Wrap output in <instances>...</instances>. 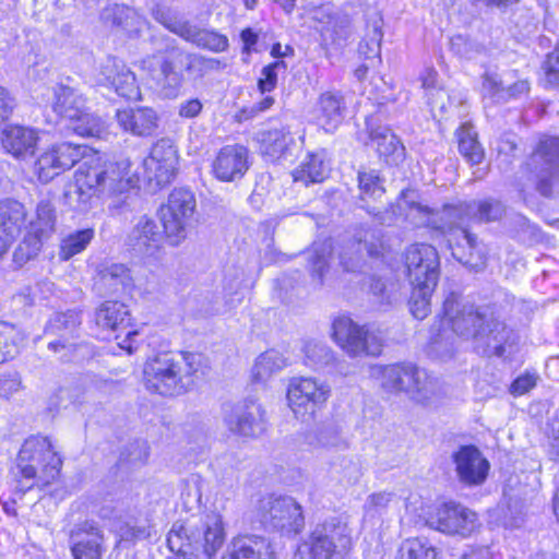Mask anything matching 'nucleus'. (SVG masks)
<instances>
[{
    "mask_svg": "<svg viewBox=\"0 0 559 559\" xmlns=\"http://www.w3.org/2000/svg\"><path fill=\"white\" fill-rule=\"evenodd\" d=\"M411 192L402 191L397 202L392 206L393 213L405 215L416 227H430L447 237L448 247L459 262L473 270H479L486 264V255L478 247L477 238L464 226L467 219L480 223L500 219L504 205L496 199L463 202L456 205H444L435 211L409 199Z\"/></svg>",
    "mask_w": 559,
    "mask_h": 559,
    "instance_id": "f257e3e1",
    "label": "nucleus"
},
{
    "mask_svg": "<svg viewBox=\"0 0 559 559\" xmlns=\"http://www.w3.org/2000/svg\"><path fill=\"white\" fill-rule=\"evenodd\" d=\"M442 324L466 340H473L475 349L484 356L501 357L510 331L491 306H475L451 293L443 301Z\"/></svg>",
    "mask_w": 559,
    "mask_h": 559,
    "instance_id": "f03ea898",
    "label": "nucleus"
},
{
    "mask_svg": "<svg viewBox=\"0 0 559 559\" xmlns=\"http://www.w3.org/2000/svg\"><path fill=\"white\" fill-rule=\"evenodd\" d=\"M226 539L223 516L211 512L176 521L167 536L169 549L177 559H213Z\"/></svg>",
    "mask_w": 559,
    "mask_h": 559,
    "instance_id": "7ed1b4c3",
    "label": "nucleus"
},
{
    "mask_svg": "<svg viewBox=\"0 0 559 559\" xmlns=\"http://www.w3.org/2000/svg\"><path fill=\"white\" fill-rule=\"evenodd\" d=\"M200 356L192 353H162L148 358L143 367L147 391L163 396L186 393L194 383Z\"/></svg>",
    "mask_w": 559,
    "mask_h": 559,
    "instance_id": "20e7f679",
    "label": "nucleus"
},
{
    "mask_svg": "<svg viewBox=\"0 0 559 559\" xmlns=\"http://www.w3.org/2000/svg\"><path fill=\"white\" fill-rule=\"evenodd\" d=\"M61 457L48 437H28L22 444L13 469L19 490L25 492L35 485H47L59 474Z\"/></svg>",
    "mask_w": 559,
    "mask_h": 559,
    "instance_id": "39448f33",
    "label": "nucleus"
},
{
    "mask_svg": "<svg viewBox=\"0 0 559 559\" xmlns=\"http://www.w3.org/2000/svg\"><path fill=\"white\" fill-rule=\"evenodd\" d=\"M79 163L74 174V183L80 189L121 194L138 185V177L130 175L131 163L129 159L100 165L97 153L90 148L86 156Z\"/></svg>",
    "mask_w": 559,
    "mask_h": 559,
    "instance_id": "423d86ee",
    "label": "nucleus"
},
{
    "mask_svg": "<svg viewBox=\"0 0 559 559\" xmlns=\"http://www.w3.org/2000/svg\"><path fill=\"white\" fill-rule=\"evenodd\" d=\"M197 201L189 189H174L167 203L160 207L164 234L169 245L177 247L186 238L194 222Z\"/></svg>",
    "mask_w": 559,
    "mask_h": 559,
    "instance_id": "0eeeda50",
    "label": "nucleus"
},
{
    "mask_svg": "<svg viewBox=\"0 0 559 559\" xmlns=\"http://www.w3.org/2000/svg\"><path fill=\"white\" fill-rule=\"evenodd\" d=\"M257 518L265 527L283 534H298L305 527L301 506L288 496H267L259 500Z\"/></svg>",
    "mask_w": 559,
    "mask_h": 559,
    "instance_id": "6e6552de",
    "label": "nucleus"
},
{
    "mask_svg": "<svg viewBox=\"0 0 559 559\" xmlns=\"http://www.w3.org/2000/svg\"><path fill=\"white\" fill-rule=\"evenodd\" d=\"M349 545L350 534L347 525L331 519L316 526L309 538L298 546L295 557L296 559H330L337 548L345 550Z\"/></svg>",
    "mask_w": 559,
    "mask_h": 559,
    "instance_id": "1a4fd4ad",
    "label": "nucleus"
},
{
    "mask_svg": "<svg viewBox=\"0 0 559 559\" xmlns=\"http://www.w3.org/2000/svg\"><path fill=\"white\" fill-rule=\"evenodd\" d=\"M57 211L50 200H40L25 226L26 234L14 252V259L24 262L35 258L43 245L56 231Z\"/></svg>",
    "mask_w": 559,
    "mask_h": 559,
    "instance_id": "9d476101",
    "label": "nucleus"
},
{
    "mask_svg": "<svg viewBox=\"0 0 559 559\" xmlns=\"http://www.w3.org/2000/svg\"><path fill=\"white\" fill-rule=\"evenodd\" d=\"M381 376L382 386L388 391H404L411 399L424 403L435 391V381L426 370L412 364L390 365L376 369Z\"/></svg>",
    "mask_w": 559,
    "mask_h": 559,
    "instance_id": "9b49d317",
    "label": "nucleus"
},
{
    "mask_svg": "<svg viewBox=\"0 0 559 559\" xmlns=\"http://www.w3.org/2000/svg\"><path fill=\"white\" fill-rule=\"evenodd\" d=\"M331 395L328 383L312 377H297L287 386V402L297 419L310 420L322 409Z\"/></svg>",
    "mask_w": 559,
    "mask_h": 559,
    "instance_id": "f8f14e48",
    "label": "nucleus"
},
{
    "mask_svg": "<svg viewBox=\"0 0 559 559\" xmlns=\"http://www.w3.org/2000/svg\"><path fill=\"white\" fill-rule=\"evenodd\" d=\"M152 14L157 22L163 24L171 33L199 48L212 52H223L226 51L229 46L227 36L214 29L200 28L189 21L178 19L173 15L168 9L157 5L153 9Z\"/></svg>",
    "mask_w": 559,
    "mask_h": 559,
    "instance_id": "ddd939ff",
    "label": "nucleus"
},
{
    "mask_svg": "<svg viewBox=\"0 0 559 559\" xmlns=\"http://www.w3.org/2000/svg\"><path fill=\"white\" fill-rule=\"evenodd\" d=\"M332 337L349 356H378L382 350V341L366 326L358 325L349 317L341 316L333 321Z\"/></svg>",
    "mask_w": 559,
    "mask_h": 559,
    "instance_id": "4468645a",
    "label": "nucleus"
},
{
    "mask_svg": "<svg viewBox=\"0 0 559 559\" xmlns=\"http://www.w3.org/2000/svg\"><path fill=\"white\" fill-rule=\"evenodd\" d=\"M530 179L545 197L550 195L552 182L559 171V138L545 136L525 163Z\"/></svg>",
    "mask_w": 559,
    "mask_h": 559,
    "instance_id": "2eb2a0df",
    "label": "nucleus"
},
{
    "mask_svg": "<svg viewBox=\"0 0 559 559\" xmlns=\"http://www.w3.org/2000/svg\"><path fill=\"white\" fill-rule=\"evenodd\" d=\"M178 164L177 150L169 139L158 140L152 147L151 153L142 162V173H132L131 176L138 177V182L142 177L148 183L156 187L168 185L176 175Z\"/></svg>",
    "mask_w": 559,
    "mask_h": 559,
    "instance_id": "dca6fc26",
    "label": "nucleus"
},
{
    "mask_svg": "<svg viewBox=\"0 0 559 559\" xmlns=\"http://www.w3.org/2000/svg\"><path fill=\"white\" fill-rule=\"evenodd\" d=\"M181 50L173 49L167 55H154L142 61V68L151 73L159 93L167 98L179 95L183 84V75L180 68Z\"/></svg>",
    "mask_w": 559,
    "mask_h": 559,
    "instance_id": "f3484780",
    "label": "nucleus"
},
{
    "mask_svg": "<svg viewBox=\"0 0 559 559\" xmlns=\"http://www.w3.org/2000/svg\"><path fill=\"white\" fill-rule=\"evenodd\" d=\"M90 152V147L71 142H62L44 151L35 162L34 170L38 179L48 182L72 168Z\"/></svg>",
    "mask_w": 559,
    "mask_h": 559,
    "instance_id": "a211bd4d",
    "label": "nucleus"
},
{
    "mask_svg": "<svg viewBox=\"0 0 559 559\" xmlns=\"http://www.w3.org/2000/svg\"><path fill=\"white\" fill-rule=\"evenodd\" d=\"M96 324L116 333L118 346L132 354L138 348L139 332L131 326V316L127 306L118 301H105L95 312Z\"/></svg>",
    "mask_w": 559,
    "mask_h": 559,
    "instance_id": "6ab92c4d",
    "label": "nucleus"
},
{
    "mask_svg": "<svg viewBox=\"0 0 559 559\" xmlns=\"http://www.w3.org/2000/svg\"><path fill=\"white\" fill-rule=\"evenodd\" d=\"M312 20L317 23L316 28L326 49L338 50L346 46L352 35V22L347 14L331 4H324L312 11Z\"/></svg>",
    "mask_w": 559,
    "mask_h": 559,
    "instance_id": "aec40b11",
    "label": "nucleus"
},
{
    "mask_svg": "<svg viewBox=\"0 0 559 559\" xmlns=\"http://www.w3.org/2000/svg\"><path fill=\"white\" fill-rule=\"evenodd\" d=\"M427 524L449 535L469 536L477 527V515L456 503H443L427 518Z\"/></svg>",
    "mask_w": 559,
    "mask_h": 559,
    "instance_id": "412c9836",
    "label": "nucleus"
},
{
    "mask_svg": "<svg viewBox=\"0 0 559 559\" xmlns=\"http://www.w3.org/2000/svg\"><path fill=\"white\" fill-rule=\"evenodd\" d=\"M405 265L412 286L437 285L439 280V254L435 247L415 243L405 251Z\"/></svg>",
    "mask_w": 559,
    "mask_h": 559,
    "instance_id": "4be33fe9",
    "label": "nucleus"
},
{
    "mask_svg": "<svg viewBox=\"0 0 559 559\" xmlns=\"http://www.w3.org/2000/svg\"><path fill=\"white\" fill-rule=\"evenodd\" d=\"M96 80L100 85L112 88L122 98L141 99V90L135 74L116 57L109 56L99 64Z\"/></svg>",
    "mask_w": 559,
    "mask_h": 559,
    "instance_id": "5701e85b",
    "label": "nucleus"
},
{
    "mask_svg": "<svg viewBox=\"0 0 559 559\" xmlns=\"http://www.w3.org/2000/svg\"><path fill=\"white\" fill-rule=\"evenodd\" d=\"M364 251L371 258H378L383 254L384 243L379 229L359 228L355 233L354 239L340 253L341 264L346 271L355 272L364 259Z\"/></svg>",
    "mask_w": 559,
    "mask_h": 559,
    "instance_id": "b1692460",
    "label": "nucleus"
},
{
    "mask_svg": "<svg viewBox=\"0 0 559 559\" xmlns=\"http://www.w3.org/2000/svg\"><path fill=\"white\" fill-rule=\"evenodd\" d=\"M250 167L249 150L241 144L223 146L211 164L213 176L222 182L240 180Z\"/></svg>",
    "mask_w": 559,
    "mask_h": 559,
    "instance_id": "393cba45",
    "label": "nucleus"
},
{
    "mask_svg": "<svg viewBox=\"0 0 559 559\" xmlns=\"http://www.w3.org/2000/svg\"><path fill=\"white\" fill-rule=\"evenodd\" d=\"M457 479L466 486L481 485L489 472V462L475 445H461L451 455Z\"/></svg>",
    "mask_w": 559,
    "mask_h": 559,
    "instance_id": "a878e982",
    "label": "nucleus"
},
{
    "mask_svg": "<svg viewBox=\"0 0 559 559\" xmlns=\"http://www.w3.org/2000/svg\"><path fill=\"white\" fill-rule=\"evenodd\" d=\"M224 421L231 432L243 437H258L266 429L265 412L252 401L233 407Z\"/></svg>",
    "mask_w": 559,
    "mask_h": 559,
    "instance_id": "bb28decb",
    "label": "nucleus"
},
{
    "mask_svg": "<svg viewBox=\"0 0 559 559\" xmlns=\"http://www.w3.org/2000/svg\"><path fill=\"white\" fill-rule=\"evenodd\" d=\"M163 233L155 219L143 215L139 217L128 234L127 245L136 253L153 257L159 252Z\"/></svg>",
    "mask_w": 559,
    "mask_h": 559,
    "instance_id": "cd10ccee",
    "label": "nucleus"
},
{
    "mask_svg": "<svg viewBox=\"0 0 559 559\" xmlns=\"http://www.w3.org/2000/svg\"><path fill=\"white\" fill-rule=\"evenodd\" d=\"M104 536L93 522H84L70 534L71 551L74 559H100Z\"/></svg>",
    "mask_w": 559,
    "mask_h": 559,
    "instance_id": "c85d7f7f",
    "label": "nucleus"
},
{
    "mask_svg": "<svg viewBox=\"0 0 559 559\" xmlns=\"http://www.w3.org/2000/svg\"><path fill=\"white\" fill-rule=\"evenodd\" d=\"M345 100L338 92L322 93L312 110L316 123L326 132H333L345 117Z\"/></svg>",
    "mask_w": 559,
    "mask_h": 559,
    "instance_id": "c756f323",
    "label": "nucleus"
},
{
    "mask_svg": "<svg viewBox=\"0 0 559 559\" xmlns=\"http://www.w3.org/2000/svg\"><path fill=\"white\" fill-rule=\"evenodd\" d=\"M26 219L25 207L14 200L0 203V255L4 253L21 233Z\"/></svg>",
    "mask_w": 559,
    "mask_h": 559,
    "instance_id": "7c9ffc66",
    "label": "nucleus"
},
{
    "mask_svg": "<svg viewBox=\"0 0 559 559\" xmlns=\"http://www.w3.org/2000/svg\"><path fill=\"white\" fill-rule=\"evenodd\" d=\"M306 443L313 450L342 452L349 448L348 438L336 421H325L305 437Z\"/></svg>",
    "mask_w": 559,
    "mask_h": 559,
    "instance_id": "2f4dec72",
    "label": "nucleus"
},
{
    "mask_svg": "<svg viewBox=\"0 0 559 559\" xmlns=\"http://www.w3.org/2000/svg\"><path fill=\"white\" fill-rule=\"evenodd\" d=\"M3 148L15 157L33 155L38 142L37 132L20 124L5 126L1 131Z\"/></svg>",
    "mask_w": 559,
    "mask_h": 559,
    "instance_id": "473e14b6",
    "label": "nucleus"
},
{
    "mask_svg": "<svg viewBox=\"0 0 559 559\" xmlns=\"http://www.w3.org/2000/svg\"><path fill=\"white\" fill-rule=\"evenodd\" d=\"M118 124L127 132L138 136H150L157 129V115L148 107L117 110Z\"/></svg>",
    "mask_w": 559,
    "mask_h": 559,
    "instance_id": "72a5a7b5",
    "label": "nucleus"
},
{
    "mask_svg": "<svg viewBox=\"0 0 559 559\" xmlns=\"http://www.w3.org/2000/svg\"><path fill=\"white\" fill-rule=\"evenodd\" d=\"M269 540L259 536H239L231 540L223 559H273Z\"/></svg>",
    "mask_w": 559,
    "mask_h": 559,
    "instance_id": "f704fd0d",
    "label": "nucleus"
},
{
    "mask_svg": "<svg viewBox=\"0 0 559 559\" xmlns=\"http://www.w3.org/2000/svg\"><path fill=\"white\" fill-rule=\"evenodd\" d=\"M95 285L105 294H120L131 290L133 280L123 264H111L99 270Z\"/></svg>",
    "mask_w": 559,
    "mask_h": 559,
    "instance_id": "c9c22d12",
    "label": "nucleus"
},
{
    "mask_svg": "<svg viewBox=\"0 0 559 559\" xmlns=\"http://www.w3.org/2000/svg\"><path fill=\"white\" fill-rule=\"evenodd\" d=\"M260 150L271 160L278 159L290 152L295 139L286 127L262 131L258 134Z\"/></svg>",
    "mask_w": 559,
    "mask_h": 559,
    "instance_id": "e433bc0d",
    "label": "nucleus"
},
{
    "mask_svg": "<svg viewBox=\"0 0 559 559\" xmlns=\"http://www.w3.org/2000/svg\"><path fill=\"white\" fill-rule=\"evenodd\" d=\"M80 324L81 317L75 310L56 313L46 326V334L59 335L63 340L50 342L48 347L58 350L59 348L72 346L73 344H67L68 336H72Z\"/></svg>",
    "mask_w": 559,
    "mask_h": 559,
    "instance_id": "4c0bfd02",
    "label": "nucleus"
},
{
    "mask_svg": "<svg viewBox=\"0 0 559 559\" xmlns=\"http://www.w3.org/2000/svg\"><path fill=\"white\" fill-rule=\"evenodd\" d=\"M329 165L325 162L324 153H311L301 162L293 173L295 181L309 183L322 182L329 174Z\"/></svg>",
    "mask_w": 559,
    "mask_h": 559,
    "instance_id": "58836bf2",
    "label": "nucleus"
},
{
    "mask_svg": "<svg viewBox=\"0 0 559 559\" xmlns=\"http://www.w3.org/2000/svg\"><path fill=\"white\" fill-rule=\"evenodd\" d=\"M53 110L66 120L73 119L80 110L85 109V98L76 90L57 85L53 88Z\"/></svg>",
    "mask_w": 559,
    "mask_h": 559,
    "instance_id": "ea45409f",
    "label": "nucleus"
},
{
    "mask_svg": "<svg viewBox=\"0 0 559 559\" xmlns=\"http://www.w3.org/2000/svg\"><path fill=\"white\" fill-rule=\"evenodd\" d=\"M370 139L379 156L384 157L386 163H396L404 156L403 144L389 128L383 127L371 131Z\"/></svg>",
    "mask_w": 559,
    "mask_h": 559,
    "instance_id": "a19ab883",
    "label": "nucleus"
},
{
    "mask_svg": "<svg viewBox=\"0 0 559 559\" xmlns=\"http://www.w3.org/2000/svg\"><path fill=\"white\" fill-rule=\"evenodd\" d=\"M73 119H68L67 129L83 138H100L106 131L105 121L88 111L80 110Z\"/></svg>",
    "mask_w": 559,
    "mask_h": 559,
    "instance_id": "79ce46f5",
    "label": "nucleus"
},
{
    "mask_svg": "<svg viewBox=\"0 0 559 559\" xmlns=\"http://www.w3.org/2000/svg\"><path fill=\"white\" fill-rule=\"evenodd\" d=\"M304 362L313 370L332 368L335 362L333 350L321 341H307L302 347Z\"/></svg>",
    "mask_w": 559,
    "mask_h": 559,
    "instance_id": "37998d69",
    "label": "nucleus"
},
{
    "mask_svg": "<svg viewBox=\"0 0 559 559\" xmlns=\"http://www.w3.org/2000/svg\"><path fill=\"white\" fill-rule=\"evenodd\" d=\"M459 151L462 156L472 165H478L484 159V148L477 140V132L474 127L464 123L456 132Z\"/></svg>",
    "mask_w": 559,
    "mask_h": 559,
    "instance_id": "c03bdc74",
    "label": "nucleus"
},
{
    "mask_svg": "<svg viewBox=\"0 0 559 559\" xmlns=\"http://www.w3.org/2000/svg\"><path fill=\"white\" fill-rule=\"evenodd\" d=\"M180 60L186 72L194 79H201L211 72H217L226 68V63L219 59L207 58L198 53H186L182 50Z\"/></svg>",
    "mask_w": 559,
    "mask_h": 559,
    "instance_id": "a18cd8bd",
    "label": "nucleus"
},
{
    "mask_svg": "<svg viewBox=\"0 0 559 559\" xmlns=\"http://www.w3.org/2000/svg\"><path fill=\"white\" fill-rule=\"evenodd\" d=\"M359 199L376 201L385 193L384 178L376 169H361L357 175Z\"/></svg>",
    "mask_w": 559,
    "mask_h": 559,
    "instance_id": "49530a36",
    "label": "nucleus"
},
{
    "mask_svg": "<svg viewBox=\"0 0 559 559\" xmlns=\"http://www.w3.org/2000/svg\"><path fill=\"white\" fill-rule=\"evenodd\" d=\"M332 252V243L330 240L322 242H314L310 250L307 251L308 267L313 280L318 281V284H322L324 272L329 266V258Z\"/></svg>",
    "mask_w": 559,
    "mask_h": 559,
    "instance_id": "de8ad7c7",
    "label": "nucleus"
},
{
    "mask_svg": "<svg viewBox=\"0 0 559 559\" xmlns=\"http://www.w3.org/2000/svg\"><path fill=\"white\" fill-rule=\"evenodd\" d=\"M286 366V358L280 352L270 349L258 357L252 368V377L257 381H265Z\"/></svg>",
    "mask_w": 559,
    "mask_h": 559,
    "instance_id": "09e8293b",
    "label": "nucleus"
},
{
    "mask_svg": "<svg viewBox=\"0 0 559 559\" xmlns=\"http://www.w3.org/2000/svg\"><path fill=\"white\" fill-rule=\"evenodd\" d=\"M93 238L94 230L92 228L76 230L67 235L60 241L59 259L68 261L75 254L81 253L86 249Z\"/></svg>",
    "mask_w": 559,
    "mask_h": 559,
    "instance_id": "8fccbe9b",
    "label": "nucleus"
},
{
    "mask_svg": "<svg viewBox=\"0 0 559 559\" xmlns=\"http://www.w3.org/2000/svg\"><path fill=\"white\" fill-rule=\"evenodd\" d=\"M507 78L497 72L486 71L481 76V96L486 104L506 103Z\"/></svg>",
    "mask_w": 559,
    "mask_h": 559,
    "instance_id": "3c124183",
    "label": "nucleus"
},
{
    "mask_svg": "<svg viewBox=\"0 0 559 559\" xmlns=\"http://www.w3.org/2000/svg\"><path fill=\"white\" fill-rule=\"evenodd\" d=\"M436 286L430 284L412 286L408 306L414 318L423 320L430 313V300Z\"/></svg>",
    "mask_w": 559,
    "mask_h": 559,
    "instance_id": "603ef678",
    "label": "nucleus"
},
{
    "mask_svg": "<svg viewBox=\"0 0 559 559\" xmlns=\"http://www.w3.org/2000/svg\"><path fill=\"white\" fill-rule=\"evenodd\" d=\"M381 25V20H376L371 25L368 38L359 45V52L370 60L371 63L374 62V59L380 58V45L383 37Z\"/></svg>",
    "mask_w": 559,
    "mask_h": 559,
    "instance_id": "864d4df0",
    "label": "nucleus"
},
{
    "mask_svg": "<svg viewBox=\"0 0 559 559\" xmlns=\"http://www.w3.org/2000/svg\"><path fill=\"white\" fill-rule=\"evenodd\" d=\"M115 22L121 25L129 34H139L145 26V20L131 8L117 7Z\"/></svg>",
    "mask_w": 559,
    "mask_h": 559,
    "instance_id": "5fc2aeb1",
    "label": "nucleus"
},
{
    "mask_svg": "<svg viewBox=\"0 0 559 559\" xmlns=\"http://www.w3.org/2000/svg\"><path fill=\"white\" fill-rule=\"evenodd\" d=\"M148 457V447L145 441L131 443L121 454L120 463L136 467L143 465Z\"/></svg>",
    "mask_w": 559,
    "mask_h": 559,
    "instance_id": "6e6d98bb",
    "label": "nucleus"
},
{
    "mask_svg": "<svg viewBox=\"0 0 559 559\" xmlns=\"http://www.w3.org/2000/svg\"><path fill=\"white\" fill-rule=\"evenodd\" d=\"M402 549L407 552V559H435L437 556L435 547L423 538L406 540Z\"/></svg>",
    "mask_w": 559,
    "mask_h": 559,
    "instance_id": "4d7b16f0",
    "label": "nucleus"
},
{
    "mask_svg": "<svg viewBox=\"0 0 559 559\" xmlns=\"http://www.w3.org/2000/svg\"><path fill=\"white\" fill-rule=\"evenodd\" d=\"M96 193L97 192L94 190L80 189V187L74 183L73 189L66 193V200L68 204L75 211L86 212L90 209L92 199Z\"/></svg>",
    "mask_w": 559,
    "mask_h": 559,
    "instance_id": "13d9d810",
    "label": "nucleus"
},
{
    "mask_svg": "<svg viewBox=\"0 0 559 559\" xmlns=\"http://www.w3.org/2000/svg\"><path fill=\"white\" fill-rule=\"evenodd\" d=\"M545 84L549 87L559 86V41L543 63Z\"/></svg>",
    "mask_w": 559,
    "mask_h": 559,
    "instance_id": "bf43d9fd",
    "label": "nucleus"
},
{
    "mask_svg": "<svg viewBox=\"0 0 559 559\" xmlns=\"http://www.w3.org/2000/svg\"><path fill=\"white\" fill-rule=\"evenodd\" d=\"M370 290L381 305H391L399 298V294L394 284L388 285L380 278H372L370 283Z\"/></svg>",
    "mask_w": 559,
    "mask_h": 559,
    "instance_id": "052dcab7",
    "label": "nucleus"
},
{
    "mask_svg": "<svg viewBox=\"0 0 559 559\" xmlns=\"http://www.w3.org/2000/svg\"><path fill=\"white\" fill-rule=\"evenodd\" d=\"M13 329L4 328L0 331V364L13 358L19 353V344Z\"/></svg>",
    "mask_w": 559,
    "mask_h": 559,
    "instance_id": "680f3d73",
    "label": "nucleus"
},
{
    "mask_svg": "<svg viewBox=\"0 0 559 559\" xmlns=\"http://www.w3.org/2000/svg\"><path fill=\"white\" fill-rule=\"evenodd\" d=\"M450 48L453 53L464 59H472L479 51V47L463 35L453 36Z\"/></svg>",
    "mask_w": 559,
    "mask_h": 559,
    "instance_id": "e2e57ef3",
    "label": "nucleus"
},
{
    "mask_svg": "<svg viewBox=\"0 0 559 559\" xmlns=\"http://www.w3.org/2000/svg\"><path fill=\"white\" fill-rule=\"evenodd\" d=\"M538 376L535 372H525L519 376L510 385L509 392L513 396H521L536 386Z\"/></svg>",
    "mask_w": 559,
    "mask_h": 559,
    "instance_id": "0e129e2a",
    "label": "nucleus"
},
{
    "mask_svg": "<svg viewBox=\"0 0 559 559\" xmlns=\"http://www.w3.org/2000/svg\"><path fill=\"white\" fill-rule=\"evenodd\" d=\"M16 98L4 86L0 85V123L7 121L16 108Z\"/></svg>",
    "mask_w": 559,
    "mask_h": 559,
    "instance_id": "69168bd1",
    "label": "nucleus"
},
{
    "mask_svg": "<svg viewBox=\"0 0 559 559\" xmlns=\"http://www.w3.org/2000/svg\"><path fill=\"white\" fill-rule=\"evenodd\" d=\"M393 493L381 491L368 496L365 502V509L367 512H382L392 501Z\"/></svg>",
    "mask_w": 559,
    "mask_h": 559,
    "instance_id": "338daca9",
    "label": "nucleus"
},
{
    "mask_svg": "<svg viewBox=\"0 0 559 559\" xmlns=\"http://www.w3.org/2000/svg\"><path fill=\"white\" fill-rule=\"evenodd\" d=\"M530 82L527 80L521 79L515 82H511L510 79H507L506 83V103L511 99L520 98L524 95H527L530 92Z\"/></svg>",
    "mask_w": 559,
    "mask_h": 559,
    "instance_id": "774afa93",
    "label": "nucleus"
}]
</instances>
